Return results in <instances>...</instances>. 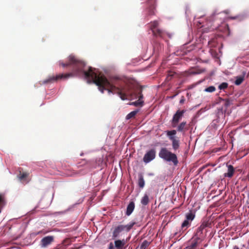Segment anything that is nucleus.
<instances>
[{"label":"nucleus","mask_w":249,"mask_h":249,"mask_svg":"<svg viewBox=\"0 0 249 249\" xmlns=\"http://www.w3.org/2000/svg\"><path fill=\"white\" fill-rule=\"evenodd\" d=\"M201 241L202 240H199L198 237H193L189 241L188 245L186 248L187 249H195Z\"/></svg>","instance_id":"nucleus-10"},{"label":"nucleus","mask_w":249,"mask_h":249,"mask_svg":"<svg viewBox=\"0 0 249 249\" xmlns=\"http://www.w3.org/2000/svg\"><path fill=\"white\" fill-rule=\"evenodd\" d=\"M108 249H114L112 243H109Z\"/></svg>","instance_id":"nucleus-32"},{"label":"nucleus","mask_w":249,"mask_h":249,"mask_svg":"<svg viewBox=\"0 0 249 249\" xmlns=\"http://www.w3.org/2000/svg\"><path fill=\"white\" fill-rule=\"evenodd\" d=\"M185 101V99L184 97V96H182L181 97V99H180V101H179V103L181 104H183L184 103Z\"/></svg>","instance_id":"nucleus-31"},{"label":"nucleus","mask_w":249,"mask_h":249,"mask_svg":"<svg viewBox=\"0 0 249 249\" xmlns=\"http://www.w3.org/2000/svg\"><path fill=\"white\" fill-rule=\"evenodd\" d=\"M176 74V73L175 72L169 71L168 75L166 78V81L167 82L170 81Z\"/></svg>","instance_id":"nucleus-26"},{"label":"nucleus","mask_w":249,"mask_h":249,"mask_svg":"<svg viewBox=\"0 0 249 249\" xmlns=\"http://www.w3.org/2000/svg\"><path fill=\"white\" fill-rule=\"evenodd\" d=\"M207 227V224H202L197 229L194 237H198L199 240H201L202 237L203 230Z\"/></svg>","instance_id":"nucleus-12"},{"label":"nucleus","mask_w":249,"mask_h":249,"mask_svg":"<svg viewBox=\"0 0 249 249\" xmlns=\"http://www.w3.org/2000/svg\"><path fill=\"white\" fill-rule=\"evenodd\" d=\"M136 224L135 222H132L126 225H123V229L124 231H129Z\"/></svg>","instance_id":"nucleus-21"},{"label":"nucleus","mask_w":249,"mask_h":249,"mask_svg":"<svg viewBox=\"0 0 249 249\" xmlns=\"http://www.w3.org/2000/svg\"><path fill=\"white\" fill-rule=\"evenodd\" d=\"M89 164V162L85 160H82L81 162H80L78 165V167H80L81 166H87Z\"/></svg>","instance_id":"nucleus-27"},{"label":"nucleus","mask_w":249,"mask_h":249,"mask_svg":"<svg viewBox=\"0 0 249 249\" xmlns=\"http://www.w3.org/2000/svg\"><path fill=\"white\" fill-rule=\"evenodd\" d=\"M195 217V214L192 212L187 213L185 215V219L181 224L180 231H182L183 232L190 227L191 223Z\"/></svg>","instance_id":"nucleus-4"},{"label":"nucleus","mask_w":249,"mask_h":249,"mask_svg":"<svg viewBox=\"0 0 249 249\" xmlns=\"http://www.w3.org/2000/svg\"><path fill=\"white\" fill-rule=\"evenodd\" d=\"M139 112V110H134L131 111L129 114H128L126 116V119L127 120L130 119L131 118H134L137 113Z\"/></svg>","instance_id":"nucleus-24"},{"label":"nucleus","mask_w":249,"mask_h":249,"mask_svg":"<svg viewBox=\"0 0 249 249\" xmlns=\"http://www.w3.org/2000/svg\"><path fill=\"white\" fill-rule=\"evenodd\" d=\"M29 175V173L26 172H19V174L18 176V178L20 180H23L25 179Z\"/></svg>","instance_id":"nucleus-19"},{"label":"nucleus","mask_w":249,"mask_h":249,"mask_svg":"<svg viewBox=\"0 0 249 249\" xmlns=\"http://www.w3.org/2000/svg\"><path fill=\"white\" fill-rule=\"evenodd\" d=\"M149 201V197L147 194H145L141 199V203L143 205H146L148 204Z\"/></svg>","instance_id":"nucleus-23"},{"label":"nucleus","mask_w":249,"mask_h":249,"mask_svg":"<svg viewBox=\"0 0 249 249\" xmlns=\"http://www.w3.org/2000/svg\"><path fill=\"white\" fill-rule=\"evenodd\" d=\"M156 152L155 149H152L147 151L143 158V161L146 163L152 161L155 158Z\"/></svg>","instance_id":"nucleus-9"},{"label":"nucleus","mask_w":249,"mask_h":249,"mask_svg":"<svg viewBox=\"0 0 249 249\" xmlns=\"http://www.w3.org/2000/svg\"><path fill=\"white\" fill-rule=\"evenodd\" d=\"M185 110H178L177 111L176 113L173 115V118L171 121V124L173 127H176L179 121L181 120L183 117L184 113L185 112Z\"/></svg>","instance_id":"nucleus-7"},{"label":"nucleus","mask_w":249,"mask_h":249,"mask_svg":"<svg viewBox=\"0 0 249 249\" xmlns=\"http://www.w3.org/2000/svg\"><path fill=\"white\" fill-rule=\"evenodd\" d=\"M230 105V102L228 100L225 101L224 106L225 107H228Z\"/></svg>","instance_id":"nucleus-30"},{"label":"nucleus","mask_w":249,"mask_h":249,"mask_svg":"<svg viewBox=\"0 0 249 249\" xmlns=\"http://www.w3.org/2000/svg\"><path fill=\"white\" fill-rule=\"evenodd\" d=\"M54 240L53 236H47L43 237L40 241V246L42 248H45L50 245Z\"/></svg>","instance_id":"nucleus-11"},{"label":"nucleus","mask_w":249,"mask_h":249,"mask_svg":"<svg viewBox=\"0 0 249 249\" xmlns=\"http://www.w3.org/2000/svg\"><path fill=\"white\" fill-rule=\"evenodd\" d=\"M186 122H182L178 126L177 130L178 131L181 132L183 131L184 129L187 130L188 128H186Z\"/></svg>","instance_id":"nucleus-22"},{"label":"nucleus","mask_w":249,"mask_h":249,"mask_svg":"<svg viewBox=\"0 0 249 249\" xmlns=\"http://www.w3.org/2000/svg\"><path fill=\"white\" fill-rule=\"evenodd\" d=\"M126 241L124 239L123 240H117L114 241L115 247L116 249H123L126 244Z\"/></svg>","instance_id":"nucleus-14"},{"label":"nucleus","mask_w":249,"mask_h":249,"mask_svg":"<svg viewBox=\"0 0 249 249\" xmlns=\"http://www.w3.org/2000/svg\"><path fill=\"white\" fill-rule=\"evenodd\" d=\"M216 14L215 13H214L213 14V16H215Z\"/></svg>","instance_id":"nucleus-33"},{"label":"nucleus","mask_w":249,"mask_h":249,"mask_svg":"<svg viewBox=\"0 0 249 249\" xmlns=\"http://www.w3.org/2000/svg\"><path fill=\"white\" fill-rule=\"evenodd\" d=\"M148 26L150 30L152 31L154 36L163 37L164 32L162 29L159 28V23L157 20L151 21L148 24Z\"/></svg>","instance_id":"nucleus-3"},{"label":"nucleus","mask_w":249,"mask_h":249,"mask_svg":"<svg viewBox=\"0 0 249 249\" xmlns=\"http://www.w3.org/2000/svg\"><path fill=\"white\" fill-rule=\"evenodd\" d=\"M123 228L124 227H123V225H119L115 227L112 233L113 238H117L119 236L120 232L124 231Z\"/></svg>","instance_id":"nucleus-13"},{"label":"nucleus","mask_w":249,"mask_h":249,"mask_svg":"<svg viewBox=\"0 0 249 249\" xmlns=\"http://www.w3.org/2000/svg\"><path fill=\"white\" fill-rule=\"evenodd\" d=\"M135 208V203L133 201H131L127 205L126 211V214L127 215H130L133 212Z\"/></svg>","instance_id":"nucleus-16"},{"label":"nucleus","mask_w":249,"mask_h":249,"mask_svg":"<svg viewBox=\"0 0 249 249\" xmlns=\"http://www.w3.org/2000/svg\"><path fill=\"white\" fill-rule=\"evenodd\" d=\"M246 18V16L245 14H241L234 17H230L229 18L231 19H236L238 21H242L245 19Z\"/></svg>","instance_id":"nucleus-18"},{"label":"nucleus","mask_w":249,"mask_h":249,"mask_svg":"<svg viewBox=\"0 0 249 249\" xmlns=\"http://www.w3.org/2000/svg\"><path fill=\"white\" fill-rule=\"evenodd\" d=\"M167 135L169 137L170 140L172 141V145L174 150H176L179 147V141L177 139L175 135L177 133L176 130L171 131L167 130L166 132Z\"/></svg>","instance_id":"nucleus-5"},{"label":"nucleus","mask_w":249,"mask_h":249,"mask_svg":"<svg viewBox=\"0 0 249 249\" xmlns=\"http://www.w3.org/2000/svg\"><path fill=\"white\" fill-rule=\"evenodd\" d=\"M59 65L63 67H70L72 72L59 74L51 76L42 82L43 84L53 83L62 79H67L75 75H83L91 82L95 83L100 91L103 93L105 90L108 93L117 94L122 100L128 98L138 99L130 105L136 107L142 106L143 98L142 94L143 87L136 84L132 80L124 76H114L108 80L104 75L98 74L95 69L89 67L88 71H84L86 64L82 60L73 55H70L67 58L66 63L59 62Z\"/></svg>","instance_id":"nucleus-1"},{"label":"nucleus","mask_w":249,"mask_h":249,"mask_svg":"<svg viewBox=\"0 0 249 249\" xmlns=\"http://www.w3.org/2000/svg\"><path fill=\"white\" fill-rule=\"evenodd\" d=\"M228 167V172L224 174L225 177H227L229 178H231L234 172V169L232 165H227Z\"/></svg>","instance_id":"nucleus-17"},{"label":"nucleus","mask_w":249,"mask_h":249,"mask_svg":"<svg viewBox=\"0 0 249 249\" xmlns=\"http://www.w3.org/2000/svg\"><path fill=\"white\" fill-rule=\"evenodd\" d=\"M150 242L147 240H144L140 246V249H146L150 245Z\"/></svg>","instance_id":"nucleus-25"},{"label":"nucleus","mask_w":249,"mask_h":249,"mask_svg":"<svg viewBox=\"0 0 249 249\" xmlns=\"http://www.w3.org/2000/svg\"><path fill=\"white\" fill-rule=\"evenodd\" d=\"M228 84L226 82H223L219 86H218L219 89L220 90H224L228 88Z\"/></svg>","instance_id":"nucleus-28"},{"label":"nucleus","mask_w":249,"mask_h":249,"mask_svg":"<svg viewBox=\"0 0 249 249\" xmlns=\"http://www.w3.org/2000/svg\"><path fill=\"white\" fill-rule=\"evenodd\" d=\"M146 8L147 16H152L155 15L156 7V0H148Z\"/></svg>","instance_id":"nucleus-6"},{"label":"nucleus","mask_w":249,"mask_h":249,"mask_svg":"<svg viewBox=\"0 0 249 249\" xmlns=\"http://www.w3.org/2000/svg\"><path fill=\"white\" fill-rule=\"evenodd\" d=\"M159 156L166 161L172 162L175 166L178 163L177 155L165 147H162L160 149L159 153Z\"/></svg>","instance_id":"nucleus-2"},{"label":"nucleus","mask_w":249,"mask_h":249,"mask_svg":"<svg viewBox=\"0 0 249 249\" xmlns=\"http://www.w3.org/2000/svg\"><path fill=\"white\" fill-rule=\"evenodd\" d=\"M215 90V88L214 86H210L206 88L204 90L205 91L208 92H213Z\"/></svg>","instance_id":"nucleus-29"},{"label":"nucleus","mask_w":249,"mask_h":249,"mask_svg":"<svg viewBox=\"0 0 249 249\" xmlns=\"http://www.w3.org/2000/svg\"><path fill=\"white\" fill-rule=\"evenodd\" d=\"M145 182L143 179V176L142 174H140L139 175V179H138V185L139 186L142 188L144 186Z\"/></svg>","instance_id":"nucleus-20"},{"label":"nucleus","mask_w":249,"mask_h":249,"mask_svg":"<svg viewBox=\"0 0 249 249\" xmlns=\"http://www.w3.org/2000/svg\"><path fill=\"white\" fill-rule=\"evenodd\" d=\"M245 74L246 72H243L242 75L235 77V85L237 86L240 85L244 80Z\"/></svg>","instance_id":"nucleus-15"},{"label":"nucleus","mask_w":249,"mask_h":249,"mask_svg":"<svg viewBox=\"0 0 249 249\" xmlns=\"http://www.w3.org/2000/svg\"><path fill=\"white\" fill-rule=\"evenodd\" d=\"M153 55L155 56V58H158L160 54L163 51V46L159 42L155 41L153 45Z\"/></svg>","instance_id":"nucleus-8"}]
</instances>
